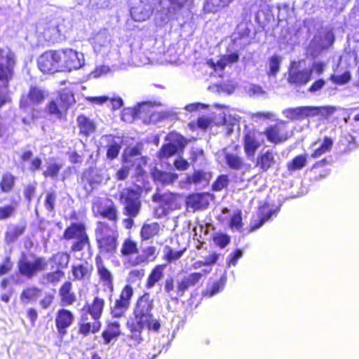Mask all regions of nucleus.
I'll list each match as a JSON object with an SVG mask.
<instances>
[{
	"instance_id": "obj_45",
	"label": "nucleus",
	"mask_w": 359,
	"mask_h": 359,
	"mask_svg": "<svg viewBox=\"0 0 359 359\" xmlns=\"http://www.w3.org/2000/svg\"><path fill=\"white\" fill-rule=\"evenodd\" d=\"M282 62V57L279 55L271 56L268 62L269 70L267 74L269 76H276L279 72L280 66Z\"/></svg>"
},
{
	"instance_id": "obj_51",
	"label": "nucleus",
	"mask_w": 359,
	"mask_h": 359,
	"mask_svg": "<svg viewBox=\"0 0 359 359\" xmlns=\"http://www.w3.org/2000/svg\"><path fill=\"white\" fill-rule=\"evenodd\" d=\"M233 0H207L206 8L211 12H216L219 9L228 6Z\"/></svg>"
},
{
	"instance_id": "obj_15",
	"label": "nucleus",
	"mask_w": 359,
	"mask_h": 359,
	"mask_svg": "<svg viewBox=\"0 0 359 359\" xmlns=\"http://www.w3.org/2000/svg\"><path fill=\"white\" fill-rule=\"evenodd\" d=\"M166 140L168 141V143L164 144L158 153V156L161 158H168L174 155L179 149L183 148L186 143L184 138L176 133L168 134Z\"/></svg>"
},
{
	"instance_id": "obj_38",
	"label": "nucleus",
	"mask_w": 359,
	"mask_h": 359,
	"mask_svg": "<svg viewBox=\"0 0 359 359\" xmlns=\"http://www.w3.org/2000/svg\"><path fill=\"white\" fill-rule=\"evenodd\" d=\"M261 217L259 221H254L251 223L250 231H253L260 228L266 222L269 221L273 215H276V210L270 209L267 212L265 211V208L263 207L261 210Z\"/></svg>"
},
{
	"instance_id": "obj_8",
	"label": "nucleus",
	"mask_w": 359,
	"mask_h": 359,
	"mask_svg": "<svg viewBox=\"0 0 359 359\" xmlns=\"http://www.w3.org/2000/svg\"><path fill=\"white\" fill-rule=\"evenodd\" d=\"M152 199L158 205L154 208V215L158 218L166 216L171 210L178 208L177 197L170 192L156 193Z\"/></svg>"
},
{
	"instance_id": "obj_60",
	"label": "nucleus",
	"mask_w": 359,
	"mask_h": 359,
	"mask_svg": "<svg viewBox=\"0 0 359 359\" xmlns=\"http://www.w3.org/2000/svg\"><path fill=\"white\" fill-rule=\"evenodd\" d=\"M184 250H174L170 248H167L165 252V257L169 262H172L179 259L182 256Z\"/></svg>"
},
{
	"instance_id": "obj_55",
	"label": "nucleus",
	"mask_w": 359,
	"mask_h": 359,
	"mask_svg": "<svg viewBox=\"0 0 359 359\" xmlns=\"http://www.w3.org/2000/svg\"><path fill=\"white\" fill-rule=\"evenodd\" d=\"M140 150L137 147L128 148L123 154V159L126 163H130L133 160L140 156Z\"/></svg>"
},
{
	"instance_id": "obj_10",
	"label": "nucleus",
	"mask_w": 359,
	"mask_h": 359,
	"mask_svg": "<svg viewBox=\"0 0 359 359\" xmlns=\"http://www.w3.org/2000/svg\"><path fill=\"white\" fill-rule=\"evenodd\" d=\"M120 201L124 205V215L136 217L141 209V202L138 194L131 189H124L121 192Z\"/></svg>"
},
{
	"instance_id": "obj_22",
	"label": "nucleus",
	"mask_w": 359,
	"mask_h": 359,
	"mask_svg": "<svg viewBox=\"0 0 359 359\" xmlns=\"http://www.w3.org/2000/svg\"><path fill=\"white\" fill-rule=\"evenodd\" d=\"M151 176L157 184L163 186L172 184L178 177L175 172L163 171L156 168L151 171Z\"/></svg>"
},
{
	"instance_id": "obj_28",
	"label": "nucleus",
	"mask_w": 359,
	"mask_h": 359,
	"mask_svg": "<svg viewBox=\"0 0 359 359\" xmlns=\"http://www.w3.org/2000/svg\"><path fill=\"white\" fill-rule=\"evenodd\" d=\"M87 236L84 225L79 223L72 224L64 232V238L67 240H79Z\"/></svg>"
},
{
	"instance_id": "obj_16",
	"label": "nucleus",
	"mask_w": 359,
	"mask_h": 359,
	"mask_svg": "<svg viewBox=\"0 0 359 359\" xmlns=\"http://www.w3.org/2000/svg\"><path fill=\"white\" fill-rule=\"evenodd\" d=\"M60 57L57 50L46 51L43 53L38 60V65L43 73L53 74L60 72L59 60Z\"/></svg>"
},
{
	"instance_id": "obj_11",
	"label": "nucleus",
	"mask_w": 359,
	"mask_h": 359,
	"mask_svg": "<svg viewBox=\"0 0 359 359\" xmlns=\"http://www.w3.org/2000/svg\"><path fill=\"white\" fill-rule=\"evenodd\" d=\"M92 210L95 216L100 215L116 224L117 210L111 200L96 198L93 201Z\"/></svg>"
},
{
	"instance_id": "obj_58",
	"label": "nucleus",
	"mask_w": 359,
	"mask_h": 359,
	"mask_svg": "<svg viewBox=\"0 0 359 359\" xmlns=\"http://www.w3.org/2000/svg\"><path fill=\"white\" fill-rule=\"evenodd\" d=\"M53 259L62 269L67 266L69 262V255L66 252H58L53 257Z\"/></svg>"
},
{
	"instance_id": "obj_34",
	"label": "nucleus",
	"mask_w": 359,
	"mask_h": 359,
	"mask_svg": "<svg viewBox=\"0 0 359 359\" xmlns=\"http://www.w3.org/2000/svg\"><path fill=\"white\" fill-rule=\"evenodd\" d=\"M120 325L116 320L109 323L107 327V329L102 332V337L104 341V344H108L111 341L116 340L120 335Z\"/></svg>"
},
{
	"instance_id": "obj_46",
	"label": "nucleus",
	"mask_w": 359,
	"mask_h": 359,
	"mask_svg": "<svg viewBox=\"0 0 359 359\" xmlns=\"http://www.w3.org/2000/svg\"><path fill=\"white\" fill-rule=\"evenodd\" d=\"M62 167V164L58 163H48L46 165V169L43 172V175L45 177H50L55 179L57 177Z\"/></svg>"
},
{
	"instance_id": "obj_13",
	"label": "nucleus",
	"mask_w": 359,
	"mask_h": 359,
	"mask_svg": "<svg viewBox=\"0 0 359 359\" xmlns=\"http://www.w3.org/2000/svg\"><path fill=\"white\" fill-rule=\"evenodd\" d=\"M94 52L102 57H109L111 60V55H117L111 50L110 35L107 30L100 31L93 39L92 41Z\"/></svg>"
},
{
	"instance_id": "obj_1",
	"label": "nucleus",
	"mask_w": 359,
	"mask_h": 359,
	"mask_svg": "<svg viewBox=\"0 0 359 359\" xmlns=\"http://www.w3.org/2000/svg\"><path fill=\"white\" fill-rule=\"evenodd\" d=\"M153 309L154 299L149 292H145L137 299L132 316L127 323L130 336L134 341L133 345L139 344L143 341L142 334L144 329L154 332L159 330L161 324L152 314Z\"/></svg>"
},
{
	"instance_id": "obj_49",
	"label": "nucleus",
	"mask_w": 359,
	"mask_h": 359,
	"mask_svg": "<svg viewBox=\"0 0 359 359\" xmlns=\"http://www.w3.org/2000/svg\"><path fill=\"white\" fill-rule=\"evenodd\" d=\"M64 272L60 269H57L55 271L48 273L43 276V283H52L56 284L58 283L64 276Z\"/></svg>"
},
{
	"instance_id": "obj_18",
	"label": "nucleus",
	"mask_w": 359,
	"mask_h": 359,
	"mask_svg": "<svg viewBox=\"0 0 359 359\" xmlns=\"http://www.w3.org/2000/svg\"><path fill=\"white\" fill-rule=\"evenodd\" d=\"M137 118L142 119L145 123H156L160 118L154 107L151 102H143L136 107Z\"/></svg>"
},
{
	"instance_id": "obj_44",
	"label": "nucleus",
	"mask_w": 359,
	"mask_h": 359,
	"mask_svg": "<svg viewBox=\"0 0 359 359\" xmlns=\"http://www.w3.org/2000/svg\"><path fill=\"white\" fill-rule=\"evenodd\" d=\"M41 290L35 287H28L24 290L20 294V299L23 303L27 304L29 301L36 300Z\"/></svg>"
},
{
	"instance_id": "obj_24",
	"label": "nucleus",
	"mask_w": 359,
	"mask_h": 359,
	"mask_svg": "<svg viewBox=\"0 0 359 359\" xmlns=\"http://www.w3.org/2000/svg\"><path fill=\"white\" fill-rule=\"evenodd\" d=\"M62 306L72 305L76 300V296L72 291V284L67 281L59 290Z\"/></svg>"
},
{
	"instance_id": "obj_19",
	"label": "nucleus",
	"mask_w": 359,
	"mask_h": 359,
	"mask_svg": "<svg viewBox=\"0 0 359 359\" xmlns=\"http://www.w3.org/2000/svg\"><path fill=\"white\" fill-rule=\"evenodd\" d=\"M74 320V317L71 311L65 309H60L55 318V324L58 332L62 335L65 334L67 328L71 326Z\"/></svg>"
},
{
	"instance_id": "obj_20",
	"label": "nucleus",
	"mask_w": 359,
	"mask_h": 359,
	"mask_svg": "<svg viewBox=\"0 0 359 359\" xmlns=\"http://www.w3.org/2000/svg\"><path fill=\"white\" fill-rule=\"evenodd\" d=\"M95 265L100 280L103 282L108 288L113 290V276L111 272L106 268L102 259L100 255L95 257Z\"/></svg>"
},
{
	"instance_id": "obj_53",
	"label": "nucleus",
	"mask_w": 359,
	"mask_h": 359,
	"mask_svg": "<svg viewBox=\"0 0 359 359\" xmlns=\"http://www.w3.org/2000/svg\"><path fill=\"white\" fill-rule=\"evenodd\" d=\"M306 156L305 155H299L287 164V168L290 171L300 170L306 165Z\"/></svg>"
},
{
	"instance_id": "obj_47",
	"label": "nucleus",
	"mask_w": 359,
	"mask_h": 359,
	"mask_svg": "<svg viewBox=\"0 0 359 359\" xmlns=\"http://www.w3.org/2000/svg\"><path fill=\"white\" fill-rule=\"evenodd\" d=\"M137 252V243L130 239L124 241L121 245V253L123 256H132Z\"/></svg>"
},
{
	"instance_id": "obj_26",
	"label": "nucleus",
	"mask_w": 359,
	"mask_h": 359,
	"mask_svg": "<svg viewBox=\"0 0 359 359\" xmlns=\"http://www.w3.org/2000/svg\"><path fill=\"white\" fill-rule=\"evenodd\" d=\"M239 58L237 53H232L231 54L223 55L216 63L210 60L208 62V64L214 68L215 71L222 72L225 67L230 66L238 62Z\"/></svg>"
},
{
	"instance_id": "obj_30",
	"label": "nucleus",
	"mask_w": 359,
	"mask_h": 359,
	"mask_svg": "<svg viewBox=\"0 0 359 359\" xmlns=\"http://www.w3.org/2000/svg\"><path fill=\"white\" fill-rule=\"evenodd\" d=\"M104 305L105 302L102 298L95 297L92 303L88 304L87 311L93 320H100Z\"/></svg>"
},
{
	"instance_id": "obj_36",
	"label": "nucleus",
	"mask_w": 359,
	"mask_h": 359,
	"mask_svg": "<svg viewBox=\"0 0 359 359\" xmlns=\"http://www.w3.org/2000/svg\"><path fill=\"white\" fill-rule=\"evenodd\" d=\"M334 36L332 31L323 32L316 36L313 43H318L320 48L325 49L332 45Z\"/></svg>"
},
{
	"instance_id": "obj_7",
	"label": "nucleus",
	"mask_w": 359,
	"mask_h": 359,
	"mask_svg": "<svg viewBox=\"0 0 359 359\" xmlns=\"http://www.w3.org/2000/svg\"><path fill=\"white\" fill-rule=\"evenodd\" d=\"M60 55L59 66L60 72L79 69L84 65L85 60L82 53L71 48L57 50Z\"/></svg>"
},
{
	"instance_id": "obj_63",
	"label": "nucleus",
	"mask_w": 359,
	"mask_h": 359,
	"mask_svg": "<svg viewBox=\"0 0 359 359\" xmlns=\"http://www.w3.org/2000/svg\"><path fill=\"white\" fill-rule=\"evenodd\" d=\"M137 118L136 107L124 109L122 113V119L126 122H132Z\"/></svg>"
},
{
	"instance_id": "obj_23",
	"label": "nucleus",
	"mask_w": 359,
	"mask_h": 359,
	"mask_svg": "<svg viewBox=\"0 0 359 359\" xmlns=\"http://www.w3.org/2000/svg\"><path fill=\"white\" fill-rule=\"evenodd\" d=\"M210 199L211 196L208 194H196L188 198L187 203L194 210H202L208 208Z\"/></svg>"
},
{
	"instance_id": "obj_56",
	"label": "nucleus",
	"mask_w": 359,
	"mask_h": 359,
	"mask_svg": "<svg viewBox=\"0 0 359 359\" xmlns=\"http://www.w3.org/2000/svg\"><path fill=\"white\" fill-rule=\"evenodd\" d=\"M212 239L214 243L222 248H225L230 242V237L222 232L215 233Z\"/></svg>"
},
{
	"instance_id": "obj_2",
	"label": "nucleus",
	"mask_w": 359,
	"mask_h": 359,
	"mask_svg": "<svg viewBox=\"0 0 359 359\" xmlns=\"http://www.w3.org/2000/svg\"><path fill=\"white\" fill-rule=\"evenodd\" d=\"M15 65V54L8 48H0V107L10 101L8 83L13 77Z\"/></svg>"
},
{
	"instance_id": "obj_3",
	"label": "nucleus",
	"mask_w": 359,
	"mask_h": 359,
	"mask_svg": "<svg viewBox=\"0 0 359 359\" xmlns=\"http://www.w3.org/2000/svg\"><path fill=\"white\" fill-rule=\"evenodd\" d=\"M95 238L101 254L111 256L116 252L118 238L116 224L98 222L95 228Z\"/></svg>"
},
{
	"instance_id": "obj_17",
	"label": "nucleus",
	"mask_w": 359,
	"mask_h": 359,
	"mask_svg": "<svg viewBox=\"0 0 359 359\" xmlns=\"http://www.w3.org/2000/svg\"><path fill=\"white\" fill-rule=\"evenodd\" d=\"M264 135L257 130L248 131L244 137V149L248 157H253L257 149L264 143Z\"/></svg>"
},
{
	"instance_id": "obj_41",
	"label": "nucleus",
	"mask_w": 359,
	"mask_h": 359,
	"mask_svg": "<svg viewBox=\"0 0 359 359\" xmlns=\"http://www.w3.org/2000/svg\"><path fill=\"white\" fill-rule=\"evenodd\" d=\"M101 323L100 320H94L93 323L82 322L80 324L79 332L83 335H88L90 332L95 333L100 330Z\"/></svg>"
},
{
	"instance_id": "obj_50",
	"label": "nucleus",
	"mask_w": 359,
	"mask_h": 359,
	"mask_svg": "<svg viewBox=\"0 0 359 359\" xmlns=\"http://www.w3.org/2000/svg\"><path fill=\"white\" fill-rule=\"evenodd\" d=\"M211 271L212 268L203 269L201 272L192 273L186 276V278L191 286H194L199 283L203 277L210 273Z\"/></svg>"
},
{
	"instance_id": "obj_40",
	"label": "nucleus",
	"mask_w": 359,
	"mask_h": 359,
	"mask_svg": "<svg viewBox=\"0 0 359 359\" xmlns=\"http://www.w3.org/2000/svg\"><path fill=\"white\" fill-rule=\"evenodd\" d=\"M160 229V226L157 222L145 224L141 229V236L144 240H148L156 235Z\"/></svg>"
},
{
	"instance_id": "obj_35",
	"label": "nucleus",
	"mask_w": 359,
	"mask_h": 359,
	"mask_svg": "<svg viewBox=\"0 0 359 359\" xmlns=\"http://www.w3.org/2000/svg\"><path fill=\"white\" fill-rule=\"evenodd\" d=\"M210 178V172L203 170H196L191 175L188 176L187 182L190 184H194L196 186L204 187L208 184Z\"/></svg>"
},
{
	"instance_id": "obj_21",
	"label": "nucleus",
	"mask_w": 359,
	"mask_h": 359,
	"mask_svg": "<svg viewBox=\"0 0 359 359\" xmlns=\"http://www.w3.org/2000/svg\"><path fill=\"white\" fill-rule=\"evenodd\" d=\"M101 143L107 144V156L108 158L114 159L116 158L121 149V140L118 137H115L112 135H104L101 138Z\"/></svg>"
},
{
	"instance_id": "obj_33",
	"label": "nucleus",
	"mask_w": 359,
	"mask_h": 359,
	"mask_svg": "<svg viewBox=\"0 0 359 359\" xmlns=\"http://www.w3.org/2000/svg\"><path fill=\"white\" fill-rule=\"evenodd\" d=\"M151 13V7L144 5L142 2L137 6L132 7L130 9L131 17L135 21H144Z\"/></svg>"
},
{
	"instance_id": "obj_4",
	"label": "nucleus",
	"mask_w": 359,
	"mask_h": 359,
	"mask_svg": "<svg viewBox=\"0 0 359 359\" xmlns=\"http://www.w3.org/2000/svg\"><path fill=\"white\" fill-rule=\"evenodd\" d=\"M64 20L52 15L40 19L36 25V32L48 41L56 42L65 34Z\"/></svg>"
},
{
	"instance_id": "obj_37",
	"label": "nucleus",
	"mask_w": 359,
	"mask_h": 359,
	"mask_svg": "<svg viewBox=\"0 0 359 359\" xmlns=\"http://www.w3.org/2000/svg\"><path fill=\"white\" fill-rule=\"evenodd\" d=\"M77 122L80 129V132L88 136L95 130V123L83 115H81L77 118Z\"/></svg>"
},
{
	"instance_id": "obj_64",
	"label": "nucleus",
	"mask_w": 359,
	"mask_h": 359,
	"mask_svg": "<svg viewBox=\"0 0 359 359\" xmlns=\"http://www.w3.org/2000/svg\"><path fill=\"white\" fill-rule=\"evenodd\" d=\"M229 183V178L226 175H220L212 184V189L218 191L225 188Z\"/></svg>"
},
{
	"instance_id": "obj_25",
	"label": "nucleus",
	"mask_w": 359,
	"mask_h": 359,
	"mask_svg": "<svg viewBox=\"0 0 359 359\" xmlns=\"http://www.w3.org/2000/svg\"><path fill=\"white\" fill-rule=\"evenodd\" d=\"M93 266L87 262L75 264L72 268V275L76 280H85L90 278Z\"/></svg>"
},
{
	"instance_id": "obj_48",
	"label": "nucleus",
	"mask_w": 359,
	"mask_h": 359,
	"mask_svg": "<svg viewBox=\"0 0 359 359\" xmlns=\"http://www.w3.org/2000/svg\"><path fill=\"white\" fill-rule=\"evenodd\" d=\"M128 308V304L118 299L115 301L114 305L111 308V315L115 318H121L125 315Z\"/></svg>"
},
{
	"instance_id": "obj_57",
	"label": "nucleus",
	"mask_w": 359,
	"mask_h": 359,
	"mask_svg": "<svg viewBox=\"0 0 359 359\" xmlns=\"http://www.w3.org/2000/svg\"><path fill=\"white\" fill-rule=\"evenodd\" d=\"M60 100L63 104V108H67L75 101L73 94L69 90H63L60 95Z\"/></svg>"
},
{
	"instance_id": "obj_52",
	"label": "nucleus",
	"mask_w": 359,
	"mask_h": 359,
	"mask_svg": "<svg viewBox=\"0 0 359 359\" xmlns=\"http://www.w3.org/2000/svg\"><path fill=\"white\" fill-rule=\"evenodd\" d=\"M164 290L170 300L177 301L178 299L172 278H168L165 280Z\"/></svg>"
},
{
	"instance_id": "obj_54",
	"label": "nucleus",
	"mask_w": 359,
	"mask_h": 359,
	"mask_svg": "<svg viewBox=\"0 0 359 359\" xmlns=\"http://www.w3.org/2000/svg\"><path fill=\"white\" fill-rule=\"evenodd\" d=\"M241 215L242 212L241 210H236L233 212L229 222V226L231 229L239 231L242 229L243 223Z\"/></svg>"
},
{
	"instance_id": "obj_62",
	"label": "nucleus",
	"mask_w": 359,
	"mask_h": 359,
	"mask_svg": "<svg viewBox=\"0 0 359 359\" xmlns=\"http://www.w3.org/2000/svg\"><path fill=\"white\" fill-rule=\"evenodd\" d=\"M56 198L57 196L55 192L47 193L44 203L45 208L47 210L50 212L54 210Z\"/></svg>"
},
{
	"instance_id": "obj_6",
	"label": "nucleus",
	"mask_w": 359,
	"mask_h": 359,
	"mask_svg": "<svg viewBox=\"0 0 359 359\" xmlns=\"http://www.w3.org/2000/svg\"><path fill=\"white\" fill-rule=\"evenodd\" d=\"M18 266L20 274L31 278L38 272L46 270L48 267V262L44 257H27L23 253L18 261Z\"/></svg>"
},
{
	"instance_id": "obj_43",
	"label": "nucleus",
	"mask_w": 359,
	"mask_h": 359,
	"mask_svg": "<svg viewBox=\"0 0 359 359\" xmlns=\"http://www.w3.org/2000/svg\"><path fill=\"white\" fill-rule=\"evenodd\" d=\"M25 229L19 226H10L8 227L5 240L8 243L14 242L24 233Z\"/></svg>"
},
{
	"instance_id": "obj_29",
	"label": "nucleus",
	"mask_w": 359,
	"mask_h": 359,
	"mask_svg": "<svg viewBox=\"0 0 359 359\" xmlns=\"http://www.w3.org/2000/svg\"><path fill=\"white\" fill-rule=\"evenodd\" d=\"M165 265L159 264L156 266L147 277L145 287L147 289L153 288L164 276Z\"/></svg>"
},
{
	"instance_id": "obj_32",
	"label": "nucleus",
	"mask_w": 359,
	"mask_h": 359,
	"mask_svg": "<svg viewBox=\"0 0 359 359\" xmlns=\"http://www.w3.org/2000/svg\"><path fill=\"white\" fill-rule=\"evenodd\" d=\"M276 154L272 150H267L261 153L257 157V165L263 171H267L276 163Z\"/></svg>"
},
{
	"instance_id": "obj_9",
	"label": "nucleus",
	"mask_w": 359,
	"mask_h": 359,
	"mask_svg": "<svg viewBox=\"0 0 359 359\" xmlns=\"http://www.w3.org/2000/svg\"><path fill=\"white\" fill-rule=\"evenodd\" d=\"M48 93L45 89L36 86H31L27 93L22 95L20 101V107L24 110L32 109L44 102L48 97Z\"/></svg>"
},
{
	"instance_id": "obj_42",
	"label": "nucleus",
	"mask_w": 359,
	"mask_h": 359,
	"mask_svg": "<svg viewBox=\"0 0 359 359\" xmlns=\"http://www.w3.org/2000/svg\"><path fill=\"white\" fill-rule=\"evenodd\" d=\"M15 177L11 173L7 172L3 175L0 182V188L2 192L9 193L13 188Z\"/></svg>"
},
{
	"instance_id": "obj_5",
	"label": "nucleus",
	"mask_w": 359,
	"mask_h": 359,
	"mask_svg": "<svg viewBox=\"0 0 359 359\" xmlns=\"http://www.w3.org/2000/svg\"><path fill=\"white\" fill-rule=\"evenodd\" d=\"M334 111L331 107H298L283 111L284 116L291 121H302L318 116H327Z\"/></svg>"
},
{
	"instance_id": "obj_12",
	"label": "nucleus",
	"mask_w": 359,
	"mask_h": 359,
	"mask_svg": "<svg viewBox=\"0 0 359 359\" xmlns=\"http://www.w3.org/2000/svg\"><path fill=\"white\" fill-rule=\"evenodd\" d=\"M263 134L269 142L280 144L288 139L291 134V130L287 122L279 121L276 124L266 128Z\"/></svg>"
},
{
	"instance_id": "obj_39",
	"label": "nucleus",
	"mask_w": 359,
	"mask_h": 359,
	"mask_svg": "<svg viewBox=\"0 0 359 359\" xmlns=\"http://www.w3.org/2000/svg\"><path fill=\"white\" fill-rule=\"evenodd\" d=\"M226 278L224 276H222L220 279L214 283L212 285L208 286L205 292H203V296L208 297H212L221 292L226 284Z\"/></svg>"
},
{
	"instance_id": "obj_31",
	"label": "nucleus",
	"mask_w": 359,
	"mask_h": 359,
	"mask_svg": "<svg viewBox=\"0 0 359 359\" xmlns=\"http://www.w3.org/2000/svg\"><path fill=\"white\" fill-rule=\"evenodd\" d=\"M333 142L330 137H325L323 140H318L312 144L314 151L311 157L316 158L329 152L332 147Z\"/></svg>"
},
{
	"instance_id": "obj_61",
	"label": "nucleus",
	"mask_w": 359,
	"mask_h": 359,
	"mask_svg": "<svg viewBox=\"0 0 359 359\" xmlns=\"http://www.w3.org/2000/svg\"><path fill=\"white\" fill-rule=\"evenodd\" d=\"M245 90L250 96L260 97L265 95V91L262 87L255 84L249 85Z\"/></svg>"
},
{
	"instance_id": "obj_14",
	"label": "nucleus",
	"mask_w": 359,
	"mask_h": 359,
	"mask_svg": "<svg viewBox=\"0 0 359 359\" xmlns=\"http://www.w3.org/2000/svg\"><path fill=\"white\" fill-rule=\"evenodd\" d=\"M217 161L222 166H227L230 169L236 170H248L250 165L243 162V158L233 152H230L228 149L219 151L216 154Z\"/></svg>"
},
{
	"instance_id": "obj_27",
	"label": "nucleus",
	"mask_w": 359,
	"mask_h": 359,
	"mask_svg": "<svg viewBox=\"0 0 359 359\" xmlns=\"http://www.w3.org/2000/svg\"><path fill=\"white\" fill-rule=\"evenodd\" d=\"M311 77V71L309 69L297 70L291 69L289 73L288 81L298 85L306 83Z\"/></svg>"
},
{
	"instance_id": "obj_59",
	"label": "nucleus",
	"mask_w": 359,
	"mask_h": 359,
	"mask_svg": "<svg viewBox=\"0 0 359 359\" xmlns=\"http://www.w3.org/2000/svg\"><path fill=\"white\" fill-rule=\"evenodd\" d=\"M133 295V290L130 285H126L122 290L118 299L130 306V299Z\"/></svg>"
}]
</instances>
